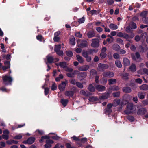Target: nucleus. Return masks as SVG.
Listing matches in <instances>:
<instances>
[{
  "label": "nucleus",
  "instance_id": "nucleus-1",
  "mask_svg": "<svg viewBox=\"0 0 148 148\" xmlns=\"http://www.w3.org/2000/svg\"><path fill=\"white\" fill-rule=\"evenodd\" d=\"M137 108V106L134 105L132 103H129L127 104L126 110L124 111V113L126 114L135 113Z\"/></svg>",
  "mask_w": 148,
  "mask_h": 148
},
{
  "label": "nucleus",
  "instance_id": "nucleus-2",
  "mask_svg": "<svg viewBox=\"0 0 148 148\" xmlns=\"http://www.w3.org/2000/svg\"><path fill=\"white\" fill-rule=\"evenodd\" d=\"M138 107L137 110L135 112L136 114L138 115H143L145 114L147 112V109L144 107H142L140 108L138 106Z\"/></svg>",
  "mask_w": 148,
  "mask_h": 148
},
{
  "label": "nucleus",
  "instance_id": "nucleus-3",
  "mask_svg": "<svg viewBox=\"0 0 148 148\" xmlns=\"http://www.w3.org/2000/svg\"><path fill=\"white\" fill-rule=\"evenodd\" d=\"M92 53V52H88V51L83 50L82 53V55L84 57L86 61L88 62H90L91 60V57L89 54Z\"/></svg>",
  "mask_w": 148,
  "mask_h": 148
},
{
  "label": "nucleus",
  "instance_id": "nucleus-4",
  "mask_svg": "<svg viewBox=\"0 0 148 148\" xmlns=\"http://www.w3.org/2000/svg\"><path fill=\"white\" fill-rule=\"evenodd\" d=\"M132 97L128 95H125L123 97V102L122 104L125 105L131 100Z\"/></svg>",
  "mask_w": 148,
  "mask_h": 148
},
{
  "label": "nucleus",
  "instance_id": "nucleus-5",
  "mask_svg": "<svg viewBox=\"0 0 148 148\" xmlns=\"http://www.w3.org/2000/svg\"><path fill=\"white\" fill-rule=\"evenodd\" d=\"M68 82L67 80H66L65 81H62L61 83L59 85L58 88L60 91H63L65 90V86L68 84Z\"/></svg>",
  "mask_w": 148,
  "mask_h": 148
},
{
  "label": "nucleus",
  "instance_id": "nucleus-6",
  "mask_svg": "<svg viewBox=\"0 0 148 148\" xmlns=\"http://www.w3.org/2000/svg\"><path fill=\"white\" fill-rule=\"evenodd\" d=\"M133 60L140 61L141 60L140 55L138 52L135 53V55L133 54H131Z\"/></svg>",
  "mask_w": 148,
  "mask_h": 148
},
{
  "label": "nucleus",
  "instance_id": "nucleus-7",
  "mask_svg": "<svg viewBox=\"0 0 148 148\" xmlns=\"http://www.w3.org/2000/svg\"><path fill=\"white\" fill-rule=\"evenodd\" d=\"M98 69L100 71H103L108 68V66L106 64L99 63L98 66Z\"/></svg>",
  "mask_w": 148,
  "mask_h": 148
},
{
  "label": "nucleus",
  "instance_id": "nucleus-8",
  "mask_svg": "<svg viewBox=\"0 0 148 148\" xmlns=\"http://www.w3.org/2000/svg\"><path fill=\"white\" fill-rule=\"evenodd\" d=\"M92 42L91 46L93 47H97L99 45V40L97 39H93L92 40Z\"/></svg>",
  "mask_w": 148,
  "mask_h": 148
},
{
  "label": "nucleus",
  "instance_id": "nucleus-9",
  "mask_svg": "<svg viewBox=\"0 0 148 148\" xmlns=\"http://www.w3.org/2000/svg\"><path fill=\"white\" fill-rule=\"evenodd\" d=\"M103 75L105 77L110 78L113 77L114 76V73L110 71H107L103 72Z\"/></svg>",
  "mask_w": 148,
  "mask_h": 148
},
{
  "label": "nucleus",
  "instance_id": "nucleus-10",
  "mask_svg": "<svg viewBox=\"0 0 148 148\" xmlns=\"http://www.w3.org/2000/svg\"><path fill=\"white\" fill-rule=\"evenodd\" d=\"M3 79L4 82H8V83H11L12 81V78L10 76H8L5 75L2 77Z\"/></svg>",
  "mask_w": 148,
  "mask_h": 148
},
{
  "label": "nucleus",
  "instance_id": "nucleus-11",
  "mask_svg": "<svg viewBox=\"0 0 148 148\" xmlns=\"http://www.w3.org/2000/svg\"><path fill=\"white\" fill-rule=\"evenodd\" d=\"M4 66L2 67V69L4 70H5L7 69L10 68V63L9 61H6L4 62Z\"/></svg>",
  "mask_w": 148,
  "mask_h": 148
},
{
  "label": "nucleus",
  "instance_id": "nucleus-12",
  "mask_svg": "<svg viewBox=\"0 0 148 148\" xmlns=\"http://www.w3.org/2000/svg\"><path fill=\"white\" fill-rule=\"evenodd\" d=\"M46 142L47 144L44 145L45 148H49L51 147V144L53 143V141L51 140H46Z\"/></svg>",
  "mask_w": 148,
  "mask_h": 148
},
{
  "label": "nucleus",
  "instance_id": "nucleus-13",
  "mask_svg": "<svg viewBox=\"0 0 148 148\" xmlns=\"http://www.w3.org/2000/svg\"><path fill=\"white\" fill-rule=\"evenodd\" d=\"M123 64L125 66H128L130 64V62L129 60L127 58H123Z\"/></svg>",
  "mask_w": 148,
  "mask_h": 148
},
{
  "label": "nucleus",
  "instance_id": "nucleus-14",
  "mask_svg": "<svg viewBox=\"0 0 148 148\" xmlns=\"http://www.w3.org/2000/svg\"><path fill=\"white\" fill-rule=\"evenodd\" d=\"M96 89L99 91H104L105 89V86L100 85H97L95 86Z\"/></svg>",
  "mask_w": 148,
  "mask_h": 148
},
{
  "label": "nucleus",
  "instance_id": "nucleus-15",
  "mask_svg": "<svg viewBox=\"0 0 148 148\" xmlns=\"http://www.w3.org/2000/svg\"><path fill=\"white\" fill-rule=\"evenodd\" d=\"M89 68V66L88 65H84L79 68L78 69L80 71H85L88 70Z\"/></svg>",
  "mask_w": 148,
  "mask_h": 148
},
{
  "label": "nucleus",
  "instance_id": "nucleus-16",
  "mask_svg": "<svg viewBox=\"0 0 148 148\" xmlns=\"http://www.w3.org/2000/svg\"><path fill=\"white\" fill-rule=\"evenodd\" d=\"M77 60L80 63H83L84 62V60L79 55H76Z\"/></svg>",
  "mask_w": 148,
  "mask_h": 148
},
{
  "label": "nucleus",
  "instance_id": "nucleus-17",
  "mask_svg": "<svg viewBox=\"0 0 148 148\" xmlns=\"http://www.w3.org/2000/svg\"><path fill=\"white\" fill-rule=\"evenodd\" d=\"M56 65L57 66H59L61 67L64 68L67 66L66 63L64 62H60L59 64H56Z\"/></svg>",
  "mask_w": 148,
  "mask_h": 148
},
{
  "label": "nucleus",
  "instance_id": "nucleus-18",
  "mask_svg": "<svg viewBox=\"0 0 148 148\" xmlns=\"http://www.w3.org/2000/svg\"><path fill=\"white\" fill-rule=\"evenodd\" d=\"M140 88L142 90H148V85L145 84L140 86Z\"/></svg>",
  "mask_w": 148,
  "mask_h": 148
},
{
  "label": "nucleus",
  "instance_id": "nucleus-19",
  "mask_svg": "<svg viewBox=\"0 0 148 148\" xmlns=\"http://www.w3.org/2000/svg\"><path fill=\"white\" fill-rule=\"evenodd\" d=\"M110 28L112 30H114L118 29V27L117 26L114 24L111 23L109 25Z\"/></svg>",
  "mask_w": 148,
  "mask_h": 148
},
{
  "label": "nucleus",
  "instance_id": "nucleus-20",
  "mask_svg": "<svg viewBox=\"0 0 148 148\" xmlns=\"http://www.w3.org/2000/svg\"><path fill=\"white\" fill-rule=\"evenodd\" d=\"M87 36L89 38H90L95 36V34L94 32L92 31H89L87 33Z\"/></svg>",
  "mask_w": 148,
  "mask_h": 148
},
{
  "label": "nucleus",
  "instance_id": "nucleus-21",
  "mask_svg": "<svg viewBox=\"0 0 148 148\" xmlns=\"http://www.w3.org/2000/svg\"><path fill=\"white\" fill-rule=\"evenodd\" d=\"M120 88L118 86H111L110 87L109 90H110L112 91H117L119 90Z\"/></svg>",
  "mask_w": 148,
  "mask_h": 148
},
{
  "label": "nucleus",
  "instance_id": "nucleus-22",
  "mask_svg": "<svg viewBox=\"0 0 148 148\" xmlns=\"http://www.w3.org/2000/svg\"><path fill=\"white\" fill-rule=\"evenodd\" d=\"M47 58L48 63H52L53 62L54 59L52 56L50 55H48L47 56Z\"/></svg>",
  "mask_w": 148,
  "mask_h": 148
},
{
  "label": "nucleus",
  "instance_id": "nucleus-23",
  "mask_svg": "<svg viewBox=\"0 0 148 148\" xmlns=\"http://www.w3.org/2000/svg\"><path fill=\"white\" fill-rule=\"evenodd\" d=\"M123 91L125 93H130L131 91V89L129 87H124L123 89Z\"/></svg>",
  "mask_w": 148,
  "mask_h": 148
},
{
  "label": "nucleus",
  "instance_id": "nucleus-24",
  "mask_svg": "<svg viewBox=\"0 0 148 148\" xmlns=\"http://www.w3.org/2000/svg\"><path fill=\"white\" fill-rule=\"evenodd\" d=\"M88 42L86 41H84L79 45V46L82 47L84 48L87 46Z\"/></svg>",
  "mask_w": 148,
  "mask_h": 148
},
{
  "label": "nucleus",
  "instance_id": "nucleus-25",
  "mask_svg": "<svg viewBox=\"0 0 148 148\" xmlns=\"http://www.w3.org/2000/svg\"><path fill=\"white\" fill-rule=\"evenodd\" d=\"M86 73L85 72H82L81 73H79L78 75H77L78 77L80 78L82 77V78H85L86 76Z\"/></svg>",
  "mask_w": 148,
  "mask_h": 148
},
{
  "label": "nucleus",
  "instance_id": "nucleus-26",
  "mask_svg": "<svg viewBox=\"0 0 148 148\" xmlns=\"http://www.w3.org/2000/svg\"><path fill=\"white\" fill-rule=\"evenodd\" d=\"M120 103V100L119 99H116L114 100L113 102V105L116 106L119 105Z\"/></svg>",
  "mask_w": 148,
  "mask_h": 148
},
{
  "label": "nucleus",
  "instance_id": "nucleus-27",
  "mask_svg": "<svg viewBox=\"0 0 148 148\" xmlns=\"http://www.w3.org/2000/svg\"><path fill=\"white\" fill-rule=\"evenodd\" d=\"M73 92L72 91H66L64 93L65 95L67 96H72L73 95Z\"/></svg>",
  "mask_w": 148,
  "mask_h": 148
},
{
  "label": "nucleus",
  "instance_id": "nucleus-28",
  "mask_svg": "<svg viewBox=\"0 0 148 148\" xmlns=\"http://www.w3.org/2000/svg\"><path fill=\"white\" fill-rule=\"evenodd\" d=\"M80 93L85 96H88L91 95V93L88 91H85L83 90L80 91Z\"/></svg>",
  "mask_w": 148,
  "mask_h": 148
},
{
  "label": "nucleus",
  "instance_id": "nucleus-29",
  "mask_svg": "<svg viewBox=\"0 0 148 148\" xmlns=\"http://www.w3.org/2000/svg\"><path fill=\"white\" fill-rule=\"evenodd\" d=\"M35 138L34 137H30L27 140V144H31L33 143L35 141Z\"/></svg>",
  "mask_w": 148,
  "mask_h": 148
},
{
  "label": "nucleus",
  "instance_id": "nucleus-30",
  "mask_svg": "<svg viewBox=\"0 0 148 148\" xmlns=\"http://www.w3.org/2000/svg\"><path fill=\"white\" fill-rule=\"evenodd\" d=\"M112 48L114 50L117 51L120 49V47L117 44H115L112 45Z\"/></svg>",
  "mask_w": 148,
  "mask_h": 148
},
{
  "label": "nucleus",
  "instance_id": "nucleus-31",
  "mask_svg": "<svg viewBox=\"0 0 148 148\" xmlns=\"http://www.w3.org/2000/svg\"><path fill=\"white\" fill-rule=\"evenodd\" d=\"M145 94L141 92H140L138 93V97L141 99H143L145 97Z\"/></svg>",
  "mask_w": 148,
  "mask_h": 148
},
{
  "label": "nucleus",
  "instance_id": "nucleus-32",
  "mask_svg": "<svg viewBox=\"0 0 148 148\" xmlns=\"http://www.w3.org/2000/svg\"><path fill=\"white\" fill-rule=\"evenodd\" d=\"M68 101L67 99H62L61 100V103L64 107H65L68 103Z\"/></svg>",
  "mask_w": 148,
  "mask_h": 148
},
{
  "label": "nucleus",
  "instance_id": "nucleus-33",
  "mask_svg": "<svg viewBox=\"0 0 148 148\" xmlns=\"http://www.w3.org/2000/svg\"><path fill=\"white\" fill-rule=\"evenodd\" d=\"M130 69L133 72L136 71V69L135 65L134 64H132L130 67Z\"/></svg>",
  "mask_w": 148,
  "mask_h": 148
},
{
  "label": "nucleus",
  "instance_id": "nucleus-34",
  "mask_svg": "<svg viewBox=\"0 0 148 148\" xmlns=\"http://www.w3.org/2000/svg\"><path fill=\"white\" fill-rule=\"evenodd\" d=\"M6 143L9 145H11L12 144H17L18 143L17 141H15L12 140H9L7 141Z\"/></svg>",
  "mask_w": 148,
  "mask_h": 148
},
{
  "label": "nucleus",
  "instance_id": "nucleus-35",
  "mask_svg": "<svg viewBox=\"0 0 148 148\" xmlns=\"http://www.w3.org/2000/svg\"><path fill=\"white\" fill-rule=\"evenodd\" d=\"M115 64L116 66L119 68H121L122 67L121 63L119 60H116L115 61Z\"/></svg>",
  "mask_w": 148,
  "mask_h": 148
},
{
  "label": "nucleus",
  "instance_id": "nucleus-36",
  "mask_svg": "<svg viewBox=\"0 0 148 148\" xmlns=\"http://www.w3.org/2000/svg\"><path fill=\"white\" fill-rule=\"evenodd\" d=\"M88 89L89 91L92 92H94L95 90V88L91 84L89 85L88 87Z\"/></svg>",
  "mask_w": 148,
  "mask_h": 148
},
{
  "label": "nucleus",
  "instance_id": "nucleus-37",
  "mask_svg": "<svg viewBox=\"0 0 148 148\" xmlns=\"http://www.w3.org/2000/svg\"><path fill=\"white\" fill-rule=\"evenodd\" d=\"M109 96V94L107 93L100 97L101 99H107Z\"/></svg>",
  "mask_w": 148,
  "mask_h": 148
},
{
  "label": "nucleus",
  "instance_id": "nucleus-38",
  "mask_svg": "<svg viewBox=\"0 0 148 148\" xmlns=\"http://www.w3.org/2000/svg\"><path fill=\"white\" fill-rule=\"evenodd\" d=\"M130 26L131 29H135L137 27L136 24L134 22H132L130 23Z\"/></svg>",
  "mask_w": 148,
  "mask_h": 148
},
{
  "label": "nucleus",
  "instance_id": "nucleus-39",
  "mask_svg": "<svg viewBox=\"0 0 148 148\" xmlns=\"http://www.w3.org/2000/svg\"><path fill=\"white\" fill-rule=\"evenodd\" d=\"M109 84L110 85L115 84L116 82V79H111L108 80Z\"/></svg>",
  "mask_w": 148,
  "mask_h": 148
},
{
  "label": "nucleus",
  "instance_id": "nucleus-40",
  "mask_svg": "<svg viewBox=\"0 0 148 148\" xmlns=\"http://www.w3.org/2000/svg\"><path fill=\"white\" fill-rule=\"evenodd\" d=\"M98 99L96 97H90L89 98V101L94 102L97 100Z\"/></svg>",
  "mask_w": 148,
  "mask_h": 148
},
{
  "label": "nucleus",
  "instance_id": "nucleus-41",
  "mask_svg": "<svg viewBox=\"0 0 148 148\" xmlns=\"http://www.w3.org/2000/svg\"><path fill=\"white\" fill-rule=\"evenodd\" d=\"M61 45H55L54 50L56 52L60 50L61 49Z\"/></svg>",
  "mask_w": 148,
  "mask_h": 148
},
{
  "label": "nucleus",
  "instance_id": "nucleus-42",
  "mask_svg": "<svg viewBox=\"0 0 148 148\" xmlns=\"http://www.w3.org/2000/svg\"><path fill=\"white\" fill-rule=\"evenodd\" d=\"M127 118L128 120L130 122H133L134 120V117L131 115L127 116Z\"/></svg>",
  "mask_w": 148,
  "mask_h": 148
},
{
  "label": "nucleus",
  "instance_id": "nucleus-43",
  "mask_svg": "<svg viewBox=\"0 0 148 148\" xmlns=\"http://www.w3.org/2000/svg\"><path fill=\"white\" fill-rule=\"evenodd\" d=\"M75 43V38L74 37H73L70 38V43L72 45H74Z\"/></svg>",
  "mask_w": 148,
  "mask_h": 148
},
{
  "label": "nucleus",
  "instance_id": "nucleus-44",
  "mask_svg": "<svg viewBox=\"0 0 148 148\" xmlns=\"http://www.w3.org/2000/svg\"><path fill=\"white\" fill-rule=\"evenodd\" d=\"M147 33L145 32L142 33L140 36V37H141V40L142 39L143 40L145 39L147 36Z\"/></svg>",
  "mask_w": 148,
  "mask_h": 148
},
{
  "label": "nucleus",
  "instance_id": "nucleus-45",
  "mask_svg": "<svg viewBox=\"0 0 148 148\" xmlns=\"http://www.w3.org/2000/svg\"><path fill=\"white\" fill-rule=\"evenodd\" d=\"M147 14V11L143 12L140 14V16L143 18H144L145 17Z\"/></svg>",
  "mask_w": 148,
  "mask_h": 148
},
{
  "label": "nucleus",
  "instance_id": "nucleus-46",
  "mask_svg": "<svg viewBox=\"0 0 148 148\" xmlns=\"http://www.w3.org/2000/svg\"><path fill=\"white\" fill-rule=\"evenodd\" d=\"M97 73V72L96 70L94 69H92L90 71V75L91 76H94V75H96Z\"/></svg>",
  "mask_w": 148,
  "mask_h": 148
},
{
  "label": "nucleus",
  "instance_id": "nucleus-47",
  "mask_svg": "<svg viewBox=\"0 0 148 148\" xmlns=\"http://www.w3.org/2000/svg\"><path fill=\"white\" fill-rule=\"evenodd\" d=\"M116 42L119 44H120L123 45H124L123 40L120 38H118L116 39Z\"/></svg>",
  "mask_w": 148,
  "mask_h": 148
},
{
  "label": "nucleus",
  "instance_id": "nucleus-48",
  "mask_svg": "<svg viewBox=\"0 0 148 148\" xmlns=\"http://www.w3.org/2000/svg\"><path fill=\"white\" fill-rule=\"evenodd\" d=\"M124 38L127 39V40L130 41L129 39L130 38V36L128 34L126 33H124V36H123Z\"/></svg>",
  "mask_w": 148,
  "mask_h": 148
},
{
  "label": "nucleus",
  "instance_id": "nucleus-49",
  "mask_svg": "<svg viewBox=\"0 0 148 148\" xmlns=\"http://www.w3.org/2000/svg\"><path fill=\"white\" fill-rule=\"evenodd\" d=\"M66 55L70 57H71L73 56V53L71 51H66Z\"/></svg>",
  "mask_w": 148,
  "mask_h": 148
},
{
  "label": "nucleus",
  "instance_id": "nucleus-50",
  "mask_svg": "<svg viewBox=\"0 0 148 148\" xmlns=\"http://www.w3.org/2000/svg\"><path fill=\"white\" fill-rule=\"evenodd\" d=\"M114 58L116 59H118L120 58V55L117 53H115L113 54Z\"/></svg>",
  "mask_w": 148,
  "mask_h": 148
},
{
  "label": "nucleus",
  "instance_id": "nucleus-51",
  "mask_svg": "<svg viewBox=\"0 0 148 148\" xmlns=\"http://www.w3.org/2000/svg\"><path fill=\"white\" fill-rule=\"evenodd\" d=\"M113 96L116 97H119L120 95V92H117L112 94Z\"/></svg>",
  "mask_w": 148,
  "mask_h": 148
},
{
  "label": "nucleus",
  "instance_id": "nucleus-52",
  "mask_svg": "<svg viewBox=\"0 0 148 148\" xmlns=\"http://www.w3.org/2000/svg\"><path fill=\"white\" fill-rule=\"evenodd\" d=\"M22 137V134H20L16 136L14 138L18 140L21 139Z\"/></svg>",
  "mask_w": 148,
  "mask_h": 148
},
{
  "label": "nucleus",
  "instance_id": "nucleus-53",
  "mask_svg": "<svg viewBox=\"0 0 148 148\" xmlns=\"http://www.w3.org/2000/svg\"><path fill=\"white\" fill-rule=\"evenodd\" d=\"M142 103L143 106H144L148 105V100H145L143 101Z\"/></svg>",
  "mask_w": 148,
  "mask_h": 148
},
{
  "label": "nucleus",
  "instance_id": "nucleus-54",
  "mask_svg": "<svg viewBox=\"0 0 148 148\" xmlns=\"http://www.w3.org/2000/svg\"><path fill=\"white\" fill-rule=\"evenodd\" d=\"M134 39L136 42H138L141 40V37L139 35H137L135 36Z\"/></svg>",
  "mask_w": 148,
  "mask_h": 148
},
{
  "label": "nucleus",
  "instance_id": "nucleus-55",
  "mask_svg": "<svg viewBox=\"0 0 148 148\" xmlns=\"http://www.w3.org/2000/svg\"><path fill=\"white\" fill-rule=\"evenodd\" d=\"M2 137L3 139L7 140L9 138V136L8 134H3L2 135Z\"/></svg>",
  "mask_w": 148,
  "mask_h": 148
},
{
  "label": "nucleus",
  "instance_id": "nucleus-56",
  "mask_svg": "<svg viewBox=\"0 0 148 148\" xmlns=\"http://www.w3.org/2000/svg\"><path fill=\"white\" fill-rule=\"evenodd\" d=\"M69 82L72 84L75 85L76 84V82L75 79H71L69 80Z\"/></svg>",
  "mask_w": 148,
  "mask_h": 148
},
{
  "label": "nucleus",
  "instance_id": "nucleus-57",
  "mask_svg": "<svg viewBox=\"0 0 148 148\" xmlns=\"http://www.w3.org/2000/svg\"><path fill=\"white\" fill-rule=\"evenodd\" d=\"M128 74L127 73L123 74L122 75V76L123 77V79H126L128 78Z\"/></svg>",
  "mask_w": 148,
  "mask_h": 148
},
{
  "label": "nucleus",
  "instance_id": "nucleus-58",
  "mask_svg": "<svg viewBox=\"0 0 148 148\" xmlns=\"http://www.w3.org/2000/svg\"><path fill=\"white\" fill-rule=\"evenodd\" d=\"M106 55L107 54L106 53L103 52H101V53L100 54V56L102 59L105 58L106 57Z\"/></svg>",
  "mask_w": 148,
  "mask_h": 148
},
{
  "label": "nucleus",
  "instance_id": "nucleus-59",
  "mask_svg": "<svg viewBox=\"0 0 148 148\" xmlns=\"http://www.w3.org/2000/svg\"><path fill=\"white\" fill-rule=\"evenodd\" d=\"M76 84L79 88H83V86L82 84L79 82H77Z\"/></svg>",
  "mask_w": 148,
  "mask_h": 148
},
{
  "label": "nucleus",
  "instance_id": "nucleus-60",
  "mask_svg": "<svg viewBox=\"0 0 148 148\" xmlns=\"http://www.w3.org/2000/svg\"><path fill=\"white\" fill-rule=\"evenodd\" d=\"M85 21V18L84 17H83L79 19L78 20V22L80 23H83Z\"/></svg>",
  "mask_w": 148,
  "mask_h": 148
},
{
  "label": "nucleus",
  "instance_id": "nucleus-61",
  "mask_svg": "<svg viewBox=\"0 0 148 148\" xmlns=\"http://www.w3.org/2000/svg\"><path fill=\"white\" fill-rule=\"evenodd\" d=\"M75 36L79 38H81L82 36V35L79 32H77L76 33Z\"/></svg>",
  "mask_w": 148,
  "mask_h": 148
},
{
  "label": "nucleus",
  "instance_id": "nucleus-62",
  "mask_svg": "<svg viewBox=\"0 0 148 148\" xmlns=\"http://www.w3.org/2000/svg\"><path fill=\"white\" fill-rule=\"evenodd\" d=\"M124 33H123L121 32H119L117 34V36L119 37H123L124 36Z\"/></svg>",
  "mask_w": 148,
  "mask_h": 148
},
{
  "label": "nucleus",
  "instance_id": "nucleus-63",
  "mask_svg": "<svg viewBox=\"0 0 148 148\" xmlns=\"http://www.w3.org/2000/svg\"><path fill=\"white\" fill-rule=\"evenodd\" d=\"M57 88V86L55 83H53L51 86V90H55Z\"/></svg>",
  "mask_w": 148,
  "mask_h": 148
},
{
  "label": "nucleus",
  "instance_id": "nucleus-64",
  "mask_svg": "<svg viewBox=\"0 0 148 148\" xmlns=\"http://www.w3.org/2000/svg\"><path fill=\"white\" fill-rule=\"evenodd\" d=\"M36 132L40 135H42L44 133V132L43 131L40 130H37L36 131Z\"/></svg>",
  "mask_w": 148,
  "mask_h": 148
}]
</instances>
